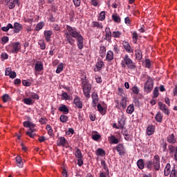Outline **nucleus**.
I'll return each mask as SVG.
<instances>
[{
    "mask_svg": "<svg viewBox=\"0 0 177 177\" xmlns=\"http://www.w3.org/2000/svg\"><path fill=\"white\" fill-rule=\"evenodd\" d=\"M133 44H137L138 43V33L136 32H133Z\"/></svg>",
    "mask_w": 177,
    "mask_h": 177,
    "instance_id": "obj_52",
    "label": "nucleus"
},
{
    "mask_svg": "<svg viewBox=\"0 0 177 177\" xmlns=\"http://www.w3.org/2000/svg\"><path fill=\"white\" fill-rule=\"evenodd\" d=\"M137 167H138L139 169H144L146 168L147 171H152V172L158 171L161 168L160 164V156L155 155L153 160H147L145 162L143 159H139L137 161Z\"/></svg>",
    "mask_w": 177,
    "mask_h": 177,
    "instance_id": "obj_2",
    "label": "nucleus"
},
{
    "mask_svg": "<svg viewBox=\"0 0 177 177\" xmlns=\"http://www.w3.org/2000/svg\"><path fill=\"white\" fill-rule=\"evenodd\" d=\"M76 151H75V156L76 158H82V153L81 152V150L79 148H75Z\"/></svg>",
    "mask_w": 177,
    "mask_h": 177,
    "instance_id": "obj_30",
    "label": "nucleus"
},
{
    "mask_svg": "<svg viewBox=\"0 0 177 177\" xmlns=\"http://www.w3.org/2000/svg\"><path fill=\"white\" fill-rule=\"evenodd\" d=\"M74 17H75V12L72 10L69 12L70 21H74Z\"/></svg>",
    "mask_w": 177,
    "mask_h": 177,
    "instance_id": "obj_47",
    "label": "nucleus"
},
{
    "mask_svg": "<svg viewBox=\"0 0 177 177\" xmlns=\"http://www.w3.org/2000/svg\"><path fill=\"white\" fill-rule=\"evenodd\" d=\"M83 93L87 99H89V97H91V91H89V90H83Z\"/></svg>",
    "mask_w": 177,
    "mask_h": 177,
    "instance_id": "obj_53",
    "label": "nucleus"
},
{
    "mask_svg": "<svg viewBox=\"0 0 177 177\" xmlns=\"http://www.w3.org/2000/svg\"><path fill=\"white\" fill-rule=\"evenodd\" d=\"M145 67L146 68H151V61L149 59H145Z\"/></svg>",
    "mask_w": 177,
    "mask_h": 177,
    "instance_id": "obj_49",
    "label": "nucleus"
},
{
    "mask_svg": "<svg viewBox=\"0 0 177 177\" xmlns=\"http://www.w3.org/2000/svg\"><path fill=\"white\" fill-rule=\"evenodd\" d=\"M156 131V126L150 124L146 129L147 134L148 136H151Z\"/></svg>",
    "mask_w": 177,
    "mask_h": 177,
    "instance_id": "obj_10",
    "label": "nucleus"
},
{
    "mask_svg": "<svg viewBox=\"0 0 177 177\" xmlns=\"http://www.w3.org/2000/svg\"><path fill=\"white\" fill-rule=\"evenodd\" d=\"M59 120L61 121V122H66L68 121V116L66 115H61Z\"/></svg>",
    "mask_w": 177,
    "mask_h": 177,
    "instance_id": "obj_46",
    "label": "nucleus"
},
{
    "mask_svg": "<svg viewBox=\"0 0 177 177\" xmlns=\"http://www.w3.org/2000/svg\"><path fill=\"white\" fill-rule=\"evenodd\" d=\"M14 32H15V34H18V32H20V31H21V28H23V27L21 26V24H20L19 22H15L14 24Z\"/></svg>",
    "mask_w": 177,
    "mask_h": 177,
    "instance_id": "obj_16",
    "label": "nucleus"
},
{
    "mask_svg": "<svg viewBox=\"0 0 177 177\" xmlns=\"http://www.w3.org/2000/svg\"><path fill=\"white\" fill-rule=\"evenodd\" d=\"M158 87H156L153 90V97H158V95H160V93H158Z\"/></svg>",
    "mask_w": 177,
    "mask_h": 177,
    "instance_id": "obj_55",
    "label": "nucleus"
},
{
    "mask_svg": "<svg viewBox=\"0 0 177 177\" xmlns=\"http://www.w3.org/2000/svg\"><path fill=\"white\" fill-rule=\"evenodd\" d=\"M53 34V32L52 30H45L44 31V37L46 42H50L52 38V35Z\"/></svg>",
    "mask_w": 177,
    "mask_h": 177,
    "instance_id": "obj_15",
    "label": "nucleus"
},
{
    "mask_svg": "<svg viewBox=\"0 0 177 177\" xmlns=\"http://www.w3.org/2000/svg\"><path fill=\"white\" fill-rule=\"evenodd\" d=\"M63 68H64L63 63L59 64L57 67L56 73L60 74V73L63 71Z\"/></svg>",
    "mask_w": 177,
    "mask_h": 177,
    "instance_id": "obj_45",
    "label": "nucleus"
},
{
    "mask_svg": "<svg viewBox=\"0 0 177 177\" xmlns=\"http://www.w3.org/2000/svg\"><path fill=\"white\" fill-rule=\"evenodd\" d=\"M61 96L64 100H70V95L67 92L62 91Z\"/></svg>",
    "mask_w": 177,
    "mask_h": 177,
    "instance_id": "obj_37",
    "label": "nucleus"
},
{
    "mask_svg": "<svg viewBox=\"0 0 177 177\" xmlns=\"http://www.w3.org/2000/svg\"><path fill=\"white\" fill-rule=\"evenodd\" d=\"M155 120L157 121V122H162V115H161V113L158 112L156 114Z\"/></svg>",
    "mask_w": 177,
    "mask_h": 177,
    "instance_id": "obj_38",
    "label": "nucleus"
},
{
    "mask_svg": "<svg viewBox=\"0 0 177 177\" xmlns=\"http://www.w3.org/2000/svg\"><path fill=\"white\" fill-rule=\"evenodd\" d=\"M1 41L3 44H7V42H9V37L8 36H3L1 38Z\"/></svg>",
    "mask_w": 177,
    "mask_h": 177,
    "instance_id": "obj_62",
    "label": "nucleus"
},
{
    "mask_svg": "<svg viewBox=\"0 0 177 177\" xmlns=\"http://www.w3.org/2000/svg\"><path fill=\"white\" fill-rule=\"evenodd\" d=\"M97 156H106V151H104L102 148H98L96 151Z\"/></svg>",
    "mask_w": 177,
    "mask_h": 177,
    "instance_id": "obj_35",
    "label": "nucleus"
},
{
    "mask_svg": "<svg viewBox=\"0 0 177 177\" xmlns=\"http://www.w3.org/2000/svg\"><path fill=\"white\" fill-rule=\"evenodd\" d=\"M39 122H40V124L41 125H45V124H46V118H41L39 120Z\"/></svg>",
    "mask_w": 177,
    "mask_h": 177,
    "instance_id": "obj_63",
    "label": "nucleus"
},
{
    "mask_svg": "<svg viewBox=\"0 0 177 177\" xmlns=\"http://www.w3.org/2000/svg\"><path fill=\"white\" fill-rule=\"evenodd\" d=\"M121 66L123 68L127 67L130 70H136V64L129 57V55H125L123 60L121 62Z\"/></svg>",
    "mask_w": 177,
    "mask_h": 177,
    "instance_id": "obj_3",
    "label": "nucleus"
},
{
    "mask_svg": "<svg viewBox=\"0 0 177 177\" xmlns=\"http://www.w3.org/2000/svg\"><path fill=\"white\" fill-rule=\"evenodd\" d=\"M115 107L118 110H121V107H122L121 106V103H120V101H118V100H115Z\"/></svg>",
    "mask_w": 177,
    "mask_h": 177,
    "instance_id": "obj_57",
    "label": "nucleus"
},
{
    "mask_svg": "<svg viewBox=\"0 0 177 177\" xmlns=\"http://www.w3.org/2000/svg\"><path fill=\"white\" fill-rule=\"evenodd\" d=\"M106 19V12L104 11H102L98 17V20L100 21H103Z\"/></svg>",
    "mask_w": 177,
    "mask_h": 177,
    "instance_id": "obj_36",
    "label": "nucleus"
},
{
    "mask_svg": "<svg viewBox=\"0 0 177 177\" xmlns=\"http://www.w3.org/2000/svg\"><path fill=\"white\" fill-rule=\"evenodd\" d=\"M24 103H25V104H28V106H31L32 104H34V102H32V100H31V98H24L23 100Z\"/></svg>",
    "mask_w": 177,
    "mask_h": 177,
    "instance_id": "obj_34",
    "label": "nucleus"
},
{
    "mask_svg": "<svg viewBox=\"0 0 177 177\" xmlns=\"http://www.w3.org/2000/svg\"><path fill=\"white\" fill-rule=\"evenodd\" d=\"M100 55L102 58H104L106 56V47L104 46H100Z\"/></svg>",
    "mask_w": 177,
    "mask_h": 177,
    "instance_id": "obj_28",
    "label": "nucleus"
},
{
    "mask_svg": "<svg viewBox=\"0 0 177 177\" xmlns=\"http://www.w3.org/2000/svg\"><path fill=\"white\" fill-rule=\"evenodd\" d=\"M58 110L64 113V114H68L69 113L68 108H67V106L65 104H62L61 106H59Z\"/></svg>",
    "mask_w": 177,
    "mask_h": 177,
    "instance_id": "obj_21",
    "label": "nucleus"
},
{
    "mask_svg": "<svg viewBox=\"0 0 177 177\" xmlns=\"http://www.w3.org/2000/svg\"><path fill=\"white\" fill-rule=\"evenodd\" d=\"M73 103L77 109H82V101H81L80 96L75 95Z\"/></svg>",
    "mask_w": 177,
    "mask_h": 177,
    "instance_id": "obj_8",
    "label": "nucleus"
},
{
    "mask_svg": "<svg viewBox=\"0 0 177 177\" xmlns=\"http://www.w3.org/2000/svg\"><path fill=\"white\" fill-rule=\"evenodd\" d=\"M131 91L135 95H138L140 92L139 88L136 86H133L131 88Z\"/></svg>",
    "mask_w": 177,
    "mask_h": 177,
    "instance_id": "obj_50",
    "label": "nucleus"
},
{
    "mask_svg": "<svg viewBox=\"0 0 177 177\" xmlns=\"http://www.w3.org/2000/svg\"><path fill=\"white\" fill-rule=\"evenodd\" d=\"M108 140L109 143H111V145H118L120 142L118 139L115 138V136H113V135H111L108 138Z\"/></svg>",
    "mask_w": 177,
    "mask_h": 177,
    "instance_id": "obj_17",
    "label": "nucleus"
},
{
    "mask_svg": "<svg viewBox=\"0 0 177 177\" xmlns=\"http://www.w3.org/2000/svg\"><path fill=\"white\" fill-rule=\"evenodd\" d=\"M111 37H113V33H105V41H107V42H111Z\"/></svg>",
    "mask_w": 177,
    "mask_h": 177,
    "instance_id": "obj_44",
    "label": "nucleus"
},
{
    "mask_svg": "<svg viewBox=\"0 0 177 177\" xmlns=\"http://www.w3.org/2000/svg\"><path fill=\"white\" fill-rule=\"evenodd\" d=\"M103 66H104V62L103 61H98L95 64L96 68H94L95 73L100 71L103 68Z\"/></svg>",
    "mask_w": 177,
    "mask_h": 177,
    "instance_id": "obj_18",
    "label": "nucleus"
},
{
    "mask_svg": "<svg viewBox=\"0 0 177 177\" xmlns=\"http://www.w3.org/2000/svg\"><path fill=\"white\" fill-rule=\"evenodd\" d=\"M10 46V48H9V52L10 53L17 55L19 51L21 50V44L19 41L12 43Z\"/></svg>",
    "mask_w": 177,
    "mask_h": 177,
    "instance_id": "obj_4",
    "label": "nucleus"
},
{
    "mask_svg": "<svg viewBox=\"0 0 177 177\" xmlns=\"http://www.w3.org/2000/svg\"><path fill=\"white\" fill-rule=\"evenodd\" d=\"M38 44L39 45L41 50H45L46 46L45 45V41L44 39L39 40Z\"/></svg>",
    "mask_w": 177,
    "mask_h": 177,
    "instance_id": "obj_33",
    "label": "nucleus"
},
{
    "mask_svg": "<svg viewBox=\"0 0 177 177\" xmlns=\"http://www.w3.org/2000/svg\"><path fill=\"white\" fill-rule=\"evenodd\" d=\"M8 75H9L10 78H11L12 80H14V78H16L17 75L16 74V72L11 71L8 73Z\"/></svg>",
    "mask_w": 177,
    "mask_h": 177,
    "instance_id": "obj_56",
    "label": "nucleus"
},
{
    "mask_svg": "<svg viewBox=\"0 0 177 177\" xmlns=\"http://www.w3.org/2000/svg\"><path fill=\"white\" fill-rule=\"evenodd\" d=\"M46 129L47 130L49 136H52V135H53V129H52V127H50V125L47 124Z\"/></svg>",
    "mask_w": 177,
    "mask_h": 177,
    "instance_id": "obj_43",
    "label": "nucleus"
},
{
    "mask_svg": "<svg viewBox=\"0 0 177 177\" xmlns=\"http://www.w3.org/2000/svg\"><path fill=\"white\" fill-rule=\"evenodd\" d=\"M100 138H101V136H100V134H94V135H92V140H93L97 141V140H100Z\"/></svg>",
    "mask_w": 177,
    "mask_h": 177,
    "instance_id": "obj_58",
    "label": "nucleus"
},
{
    "mask_svg": "<svg viewBox=\"0 0 177 177\" xmlns=\"http://www.w3.org/2000/svg\"><path fill=\"white\" fill-rule=\"evenodd\" d=\"M159 109L165 114L166 115H169L170 111L169 109L167 107V105L161 102L158 103Z\"/></svg>",
    "mask_w": 177,
    "mask_h": 177,
    "instance_id": "obj_7",
    "label": "nucleus"
},
{
    "mask_svg": "<svg viewBox=\"0 0 177 177\" xmlns=\"http://www.w3.org/2000/svg\"><path fill=\"white\" fill-rule=\"evenodd\" d=\"M133 111H135V106L133 105V104H131L127 107V114H132Z\"/></svg>",
    "mask_w": 177,
    "mask_h": 177,
    "instance_id": "obj_29",
    "label": "nucleus"
},
{
    "mask_svg": "<svg viewBox=\"0 0 177 177\" xmlns=\"http://www.w3.org/2000/svg\"><path fill=\"white\" fill-rule=\"evenodd\" d=\"M135 52H136V59L137 60H142V57H143L142 51L139 49H137L135 50Z\"/></svg>",
    "mask_w": 177,
    "mask_h": 177,
    "instance_id": "obj_25",
    "label": "nucleus"
},
{
    "mask_svg": "<svg viewBox=\"0 0 177 177\" xmlns=\"http://www.w3.org/2000/svg\"><path fill=\"white\" fill-rule=\"evenodd\" d=\"M120 104L122 109H127V97H122Z\"/></svg>",
    "mask_w": 177,
    "mask_h": 177,
    "instance_id": "obj_32",
    "label": "nucleus"
},
{
    "mask_svg": "<svg viewBox=\"0 0 177 177\" xmlns=\"http://www.w3.org/2000/svg\"><path fill=\"white\" fill-rule=\"evenodd\" d=\"M123 46L127 53H133V50L128 41H123Z\"/></svg>",
    "mask_w": 177,
    "mask_h": 177,
    "instance_id": "obj_14",
    "label": "nucleus"
},
{
    "mask_svg": "<svg viewBox=\"0 0 177 177\" xmlns=\"http://www.w3.org/2000/svg\"><path fill=\"white\" fill-rule=\"evenodd\" d=\"M91 27H92V28L102 29V28H103V25L98 21H93L91 22Z\"/></svg>",
    "mask_w": 177,
    "mask_h": 177,
    "instance_id": "obj_19",
    "label": "nucleus"
},
{
    "mask_svg": "<svg viewBox=\"0 0 177 177\" xmlns=\"http://www.w3.org/2000/svg\"><path fill=\"white\" fill-rule=\"evenodd\" d=\"M112 20H113L115 23H121V18L118 15H113Z\"/></svg>",
    "mask_w": 177,
    "mask_h": 177,
    "instance_id": "obj_41",
    "label": "nucleus"
},
{
    "mask_svg": "<svg viewBox=\"0 0 177 177\" xmlns=\"http://www.w3.org/2000/svg\"><path fill=\"white\" fill-rule=\"evenodd\" d=\"M101 165L103 166L104 169L106 171V172L107 174V176H109L110 171L109 170V167H107V164L106 163V161L102 160Z\"/></svg>",
    "mask_w": 177,
    "mask_h": 177,
    "instance_id": "obj_26",
    "label": "nucleus"
},
{
    "mask_svg": "<svg viewBox=\"0 0 177 177\" xmlns=\"http://www.w3.org/2000/svg\"><path fill=\"white\" fill-rule=\"evenodd\" d=\"M15 6H16V4H15V2L11 0L8 5V9H15Z\"/></svg>",
    "mask_w": 177,
    "mask_h": 177,
    "instance_id": "obj_61",
    "label": "nucleus"
},
{
    "mask_svg": "<svg viewBox=\"0 0 177 177\" xmlns=\"http://www.w3.org/2000/svg\"><path fill=\"white\" fill-rule=\"evenodd\" d=\"M167 142L170 145H175V143H176V139L175 138V135L174 133L169 135L167 137Z\"/></svg>",
    "mask_w": 177,
    "mask_h": 177,
    "instance_id": "obj_13",
    "label": "nucleus"
},
{
    "mask_svg": "<svg viewBox=\"0 0 177 177\" xmlns=\"http://www.w3.org/2000/svg\"><path fill=\"white\" fill-rule=\"evenodd\" d=\"M73 2L76 8L81 6V0H73Z\"/></svg>",
    "mask_w": 177,
    "mask_h": 177,
    "instance_id": "obj_59",
    "label": "nucleus"
},
{
    "mask_svg": "<svg viewBox=\"0 0 177 177\" xmlns=\"http://www.w3.org/2000/svg\"><path fill=\"white\" fill-rule=\"evenodd\" d=\"M106 59L107 62H111L114 59V53L111 50H109L106 53Z\"/></svg>",
    "mask_w": 177,
    "mask_h": 177,
    "instance_id": "obj_20",
    "label": "nucleus"
},
{
    "mask_svg": "<svg viewBox=\"0 0 177 177\" xmlns=\"http://www.w3.org/2000/svg\"><path fill=\"white\" fill-rule=\"evenodd\" d=\"M168 147V144L167 142L162 141V142L160 144V147L162 149L163 153H165L167 151V147Z\"/></svg>",
    "mask_w": 177,
    "mask_h": 177,
    "instance_id": "obj_42",
    "label": "nucleus"
},
{
    "mask_svg": "<svg viewBox=\"0 0 177 177\" xmlns=\"http://www.w3.org/2000/svg\"><path fill=\"white\" fill-rule=\"evenodd\" d=\"M154 83L153 82V79L149 77L147 81L145 82L144 89L147 93H150L153 91V86Z\"/></svg>",
    "mask_w": 177,
    "mask_h": 177,
    "instance_id": "obj_5",
    "label": "nucleus"
},
{
    "mask_svg": "<svg viewBox=\"0 0 177 177\" xmlns=\"http://www.w3.org/2000/svg\"><path fill=\"white\" fill-rule=\"evenodd\" d=\"M35 70L37 73H41L44 70V64L40 61H37L35 65Z\"/></svg>",
    "mask_w": 177,
    "mask_h": 177,
    "instance_id": "obj_12",
    "label": "nucleus"
},
{
    "mask_svg": "<svg viewBox=\"0 0 177 177\" xmlns=\"http://www.w3.org/2000/svg\"><path fill=\"white\" fill-rule=\"evenodd\" d=\"M118 95L119 96H121L122 97H125L124 95L125 93H124V89H122V88H118Z\"/></svg>",
    "mask_w": 177,
    "mask_h": 177,
    "instance_id": "obj_48",
    "label": "nucleus"
},
{
    "mask_svg": "<svg viewBox=\"0 0 177 177\" xmlns=\"http://www.w3.org/2000/svg\"><path fill=\"white\" fill-rule=\"evenodd\" d=\"M168 150L169 154L171 155L172 153H175V150H176V148L174 145H168Z\"/></svg>",
    "mask_w": 177,
    "mask_h": 177,
    "instance_id": "obj_40",
    "label": "nucleus"
},
{
    "mask_svg": "<svg viewBox=\"0 0 177 177\" xmlns=\"http://www.w3.org/2000/svg\"><path fill=\"white\" fill-rule=\"evenodd\" d=\"M44 27H45V23L42 21L39 22L35 27V31H39L40 30H42Z\"/></svg>",
    "mask_w": 177,
    "mask_h": 177,
    "instance_id": "obj_24",
    "label": "nucleus"
},
{
    "mask_svg": "<svg viewBox=\"0 0 177 177\" xmlns=\"http://www.w3.org/2000/svg\"><path fill=\"white\" fill-rule=\"evenodd\" d=\"M15 160L17 161V165L19 167V168H23V160L21 158V156H17L15 158Z\"/></svg>",
    "mask_w": 177,
    "mask_h": 177,
    "instance_id": "obj_23",
    "label": "nucleus"
},
{
    "mask_svg": "<svg viewBox=\"0 0 177 177\" xmlns=\"http://www.w3.org/2000/svg\"><path fill=\"white\" fill-rule=\"evenodd\" d=\"M66 30L68 32L65 33V38L68 44L74 46V44H75L74 38H76L78 49H82L84 48V37L80 31L77 30L76 28L71 27L69 25L66 26Z\"/></svg>",
    "mask_w": 177,
    "mask_h": 177,
    "instance_id": "obj_1",
    "label": "nucleus"
},
{
    "mask_svg": "<svg viewBox=\"0 0 177 177\" xmlns=\"http://www.w3.org/2000/svg\"><path fill=\"white\" fill-rule=\"evenodd\" d=\"M10 28L13 29V25H12V24H8L7 25V26H3L1 28V30L4 32H8V31H9V30H10Z\"/></svg>",
    "mask_w": 177,
    "mask_h": 177,
    "instance_id": "obj_31",
    "label": "nucleus"
},
{
    "mask_svg": "<svg viewBox=\"0 0 177 177\" xmlns=\"http://www.w3.org/2000/svg\"><path fill=\"white\" fill-rule=\"evenodd\" d=\"M113 51L115 52V53H120V48H118V45L115 44L113 46Z\"/></svg>",
    "mask_w": 177,
    "mask_h": 177,
    "instance_id": "obj_64",
    "label": "nucleus"
},
{
    "mask_svg": "<svg viewBox=\"0 0 177 177\" xmlns=\"http://www.w3.org/2000/svg\"><path fill=\"white\" fill-rule=\"evenodd\" d=\"M113 150H116L119 156H125V153H127L125 146H124L122 143H120L116 147H113Z\"/></svg>",
    "mask_w": 177,
    "mask_h": 177,
    "instance_id": "obj_6",
    "label": "nucleus"
},
{
    "mask_svg": "<svg viewBox=\"0 0 177 177\" xmlns=\"http://www.w3.org/2000/svg\"><path fill=\"white\" fill-rule=\"evenodd\" d=\"M92 97V106L93 107H96V104H97V102H99V95H97V93L93 92L91 94Z\"/></svg>",
    "mask_w": 177,
    "mask_h": 177,
    "instance_id": "obj_9",
    "label": "nucleus"
},
{
    "mask_svg": "<svg viewBox=\"0 0 177 177\" xmlns=\"http://www.w3.org/2000/svg\"><path fill=\"white\" fill-rule=\"evenodd\" d=\"M165 176H168L171 174V164L167 163L165 168Z\"/></svg>",
    "mask_w": 177,
    "mask_h": 177,
    "instance_id": "obj_22",
    "label": "nucleus"
},
{
    "mask_svg": "<svg viewBox=\"0 0 177 177\" xmlns=\"http://www.w3.org/2000/svg\"><path fill=\"white\" fill-rule=\"evenodd\" d=\"M125 124L122 121V120H119L118 122V127H119V129H123Z\"/></svg>",
    "mask_w": 177,
    "mask_h": 177,
    "instance_id": "obj_51",
    "label": "nucleus"
},
{
    "mask_svg": "<svg viewBox=\"0 0 177 177\" xmlns=\"http://www.w3.org/2000/svg\"><path fill=\"white\" fill-rule=\"evenodd\" d=\"M66 143H67V140L64 137H59L58 140H57V146H62L64 147L66 146Z\"/></svg>",
    "mask_w": 177,
    "mask_h": 177,
    "instance_id": "obj_11",
    "label": "nucleus"
},
{
    "mask_svg": "<svg viewBox=\"0 0 177 177\" xmlns=\"http://www.w3.org/2000/svg\"><path fill=\"white\" fill-rule=\"evenodd\" d=\"M97 111H99V113H100V114H102V115H105L106 111L104 110V108H103V106H102V104H98L97 106Z\"/></svg>",
    "mask_w": 177,
    "mask_h": 177,
    "instance_id": "obj_27",
    "label": "nucleus"
},
{
    "mask_svg": "<svg viewBox=\"0 0 177 177\" xmlns=\"http://www.w3.org/2000/svg\"><path fill=\"white\" fill-rule=\"evenodd\" d=\"M9 99H10V97H9V95L8 94H4L3 95V102L4 103H8V102H9Z\"/></svg>",
    "mask_w": 177,
    "mask_h": 177,
    "instance_id": "obj_54",
    "label": "nucleus"
},
{
    "mask_svg": "<svg viewBox=\"0 0 177 177\" xmlns=\"http://www.w3.org/2000/svg\"><path fill=\"white\" fill-rule=\"evenodd\" d=\"M122 35V33H121L120 31H113L112 32V37L113 38H120Z\"/></svg>",
    "mask_w": 177,
    "mask_h": 177,
    "instance_id": "obj_39",
    "label": "nucleus"
},
{
    "mask_svg": "<svg viewBox=\"0 0 177 177\" xmlns=\"http://www.w3.org/2000/svg\"><path fill=\"white\" fill-rule=\"evenodd\" d=\"M22 84L24 86H31V82H28V80H22Z\"/></svg>",
    "mask_w": 177,
    "mask_h": 177,
    "instance_id": "obj_60",
    "label": "nucleus"
}]
</instances>
